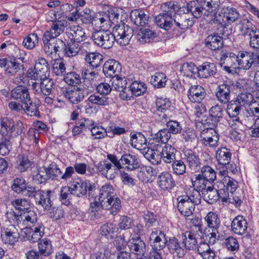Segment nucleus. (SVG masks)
<instances>
[{
	"mask_svg": "<svg viewBox=\"0 0 259 259\" xmlns=\"http://www.w3.org/2000/svg\"><path fill=\"white\" fill-rule=\"evenodd\" d=\"M38 251L44 257L49 256L54 251L52 242L48 238L40 240L38 243Z\"/></svg>",
	"mask_w": 259,
	"mask_h": 259,
	"instance_id": "nucleus-44",
	"label": "nucleus"
},
{
	"mask_svg": "<svg viewBox=\"0 0 259 259\" xmlns=\"http://www.w3.org/2000/svg\"><path fill=\"white\" fill-rule=\"evenodd\" d=\"M180 70L184 76L194 78L197 77L198 67L192 62L184 63L181 65Z\"/></svg>",
	"mask_w": 259,
	"mask_h": 259,
	"instance_id": "nucleus-46",
	"label": "nucleus"
},
{
	"mask_svg": "<svg viewBox=\"0 0 259 259\" xmlns=\"http://www.w3.org/2000/svg\"><path fill=\"white\" fill-rule=\"evenodd\" d=\"M42 41L44 50L47 55L59 54L65 47V44L58 38H49V37L43 36Z\"/></svg>",
	"mask_w": 259,
	"mask_h": 259,
	"instance_id": "nucleus-10",
	"label": "nucleus"
},
{
	"mask_svg": "<svg viewBox=\"0 0 259 259\" xmlns=\"http://www.w3.org/2000/svg\"><path fill=\"white\" fill-rule=\"evenodd\" d=\"M131 21L137 26H144L148 24L149 16L141 10L135 9L130 14Z\"/></svg>",
	"mask_w": 259,
	"mask_h": 259,
	"instance_id": "nucleus-32",
	"label": "nucleus"
},
{
	"mask_svg": "<svg viewBox=\"0 0 259 259\" xmlns=\"http://www.w3.org/2000/svg\"><path fill=\"white\" fill-rule=\"evenodd\" d=\"M11 95L13 99L21 101L22 103L30 97L28 90L23 86H17L13 89Z\"/></svg>",
	"mask_w": 259,
	"mask_h": 259,
	"instance_id": "nucleus-39",
	"label": "nucleus"
},
{
	"mask_svg": "<svg viewBox=\"0 0 259 259\" xmlns=\"http://www.w3.org/2000/svg\"><path fill=\"white\" fill-rule=\"evenodd\" d=\"M7 218L9 221L16 224L17 225L32 226L33 227L36 226L37 216L35 212L33 210H28L26 212L17 214L14 211L11 210L7 213Z\"/></svg>",
	"mask_w": 259,
	"mask_h": 259,
	"instance_id": "nucleus-2",
	"label": "nucleus"
},
{
	"mask_svg": "<svg viewBox=\"0 0 259 259\" xmlns=\"http://www.w3.org/2000/svg\"><path fill=\"white\" fill-rule=\"evenodd\" d=\"M206 223L205 228L209 229H219L221 226V220L218 214L213 211H209L204 218Z\"/></svg>",
	"mask_w": 259,
	"mask_h": 259,
	"instance_id": "nucleus-40",
	"label": "nucleus"
},
{
	"mask_svg": "<svg viewBox=\"0 0 259 259\" xmlns=\"http://www.w3.org/2000/svg\"><path fill=\"white\" fill-rule=\"evenodd\" d=\"M183 244L186 250H195L197 248V241L194 233L186 232L183 235Z\"/></svg>",
	"mask_w": 259,
	"mask_h": 259,
	"instance_id": "nucleus-43",
	"label": "nucleus"
},
{
	"mask_svg": "<svg viewBox=\"0 0 259 259\" xmlns=\"http://www.w3.org/2000/svg\"><path fill=\"white\" fill-rule=\"evenodd\" d=\"M68 190L70 194L79 197L85 195L88 192L89 196L93 197V195H95L96 187L89 181L72 180Z\"/></svg>",
	"mask_w": 259,
	"mask_h": 259,
	"instance_id": "nucleus-3",
	"label": "nucleus"
},
{
	"mask_svg": "<svg viewBox=\"0 0 259 259\" xmlns=\"http://www.w3.org/2000/svg\"><path fill=\"white\" fill-rule=\"evenodd\" d=\"M0 133L5 139L12 137L13 122L8 118H4L1 122Z\"/></svg>",
	"mask_w": 259,
	"mask_h": 259,
	"instance_id": "nucleus-53",
	"label": "nucleus"
},
{
	"mask_svg": "<svg viewBox=\"0 0 259 259\" xmlns=\"http://www.w3.org/2000/svg\"><path fill=\"white\" fill-rule=\"evenodd\" d=\"M187 13L189 14L191 13V15L193 16L194 18H198L201 17L203 14L204 9H202L201 6H200V0L191 1L188 3L186 5Z\"/></svg>",
	"mask_w": 259,
	"mask_h": 259,
	"instance_id": "nucleus-38",
	"label": "nucleus"
},
{
	"mask_svg": "<svg viewBox=\"0 0 259 259\" xmlns=\"http://www.w3.org/2000/svg\"><path fill=\"white\" fill-rule=\"evenodd\" d=\"M239 29L244 35L249 36L254 31L256 27L251 21L247 18H241L239 20V23L237 24Z\"/></svg>",
	"mask_w": 259,
	"mask_h": 259,
	"instance_id": "nucleus-49",
	"label": "nucleus"
},
{
	"mask_svg": "<svg viewBox=\"0 0 259 259\" xmlns=\"http://www.w3.org/2000/svg\"><path fill=\"white\" fill-rule=\"evenodd\" d=\"M163 145L164 144L153 141L151 143L150 147H148L146 151L144 152V157L153 164V160H155V156L157 154L159 156L161 154L160 151L162 150Z\"/></svg>",
	"mask_w": 259,
	"mask_h": 259,
	"instance_id": "nucleus-35",
	"label": "nucleus"
},
{
	"mask_svg": "<svg viewBox=\"0 0 259 259\" xmlns=\"http://www.w3.org/2000/svg\"><path fill=\"white\" fill-rule=\"evenodd\" d=\"M129 248L135 254L138 255H143L146 251V245L140 237L132 238L129 241Z\"/></svg>",
	"mask_w": 259,
	"mask_h": 259,
	"instance_id": "nucleus-33",
	"label": "nucleus"
},
{
	"mask_svg": "<svg viewBox=\"0 0 259 259\" xmlns=\"http://www.w3.org/2000/svg\"><path fill=\"white\" fill-rule=\"evenodd\" d=\"M217 73L216 66L214 63L204 62L198 67L197 77L208 78Z\"/></svg>",
	"mask_w": 259,
	"mask_h": 259,
	"instance_id": "nucleus-31",
	"label": "nucleus"
},
{
	"mask_svg": "<svg viewBox=\"0 0 259 259\" xmlns=\"http://www.w3.org/2000/svg\"><path fill=\"white\" fill-rule=\"evenodd\" d=\"M213 56L219 61V63L223 69L230 73L232 69H237V55L232 52H229L225 50H222L218 55L217 53Z\"/></svg>",
	"mask_w": 259,
	"mask_h": 259,
	"instance_id": "nucleus-5",
	"label": "nucleus"
},
{
	"mask_svg": "<svg viewBox=\"0 0 259 259\" xmlns=\"http://www.w3.org/2000/svg\"><path fill=\"white\" fill-rule=\"evenodd\" d=\"M231 156L232 153L230 149L226 147L218 148L215 152V157L219 165L223 166L229 164Z\"/></svg>",
	"mask_w": 259,
	"mask_h": 259,
	"instance_id": "nucleus-36",
	"label": "nucleus"
},
{
	"mask_svg": "<svg viewBox=\"0 0 259 259\" xmlns=\"http://www.w3.org/2000/svg\"><path fill=\"white\" fill-rule=\"evenodd\" d=\"M22 66L18 59L15 57H8L6 58L3 68L7 74L13 75L21 69Z\"/></svg>",
	"mask_w": 259,
	"mask_h": 259,
	"instance_id": "nucleus-28",
	"label": "nucleus"
},
{
	"mask_svg": "<svg viewBox=\"0 0 259 259\" xmlns=\"http://www.w3.org/2000/svg\"><path fill=\"white\" fill-rule=\"evenodd\" d=\"M223 108L218 104L212 106L209 110V116L215 122H220L223 116Z\"/></svg>",
	"mask_w": 259,
	"mask_h": 259,
	"instance_id": "nucleus-61",
	"label": "nucleus"
},
{
	"mask_svg": "<svg viewBox=\"0 0 259 259\" xmlns=\"http://www.w3.org/2000/svg\"><path fill=\"white\" fill-rule=\"evenodd\" d=\"M166 246L171 254L179 258H183L186 254V249L184 248L181 242L175 237H169Z\"/></svg>",
	"mask_w": 259,
	"mask_h": 259,
	"instance_id": "nucleus-17",
	"label": "nucleus"
},
{
	"mask_svg": "<svg viewBox=\"0 0 259 259\" xmlns=\"http://www.w3.org/2000/svg\"><path fill=\"white\" fill-rule=\"evenodd\" d=\"M122 164H126L128 170H133L140 166V162L136 155L124 154L120 158Z\"/></svg>",
	"mask_w": 259,
	"mask_h": 259,
	"instance_id": "nucleus-42",
	"label": "nucleus"
},
{
	"mask_svg": "<svg viewBox=\"0 0 259 259\" xmlns=\"http://www.w3.org/2000/svg\"><path fill=\"white\" fill-rule=\"evenodd\" d=\"M242 110L243 107L236 100L231 101L228 104L227 112L229 117H238Z\"/></svg>",
	"mask_w": 259,
	"mask_h": 259,
	"instance_id": "nucleus-57",
	"label": "nucleus"
},
{
	"mask_svg": "<svg viewBox=\"0 0 259 259\" xmlns=\"http://www.w3.org/2000/svg\"><path fill=\"white\" fill-rule=\"evenodd\" d=\"M45 173L49 179L54 180L57 178H60L63 181H66L71 178L74 171L72 166H68L63 174L58 166L55 163L52 162L45 168Z\"/></svg>",
	"mask_w": 259,
	"mask_h": 259,
	"instance_id": "nucleus-8",
	"label": "nucleus"
},
{
	"mask_svg": "<svg viewBox=\"0 0 259 259\" xmlns=\"http://www.w3.org/2000/svg\"><path fill=\"white\" fill-rule=\"evenodd\" d=\"M112 87L113 90L120 92L119 96L124 100L130 99L131 96L127 93L129 89H127V82L125 77L116 76L112 78Z\"/></svg>",
	"mask_w": 259,
	"mask_h": 259,
	"instance_id": "nucleus-15",
	"label": "nucleus"
},
{
	"mask_svg": "<svg viewBox=\"0 0 259 259\" xmlns=\"http://www.w3.org/2000/svg\"><path fill=\"white\" fill-rule=\"evenodd\" d=\"M86 93V90L80 87L68 88L63 93L64 97L73 104H77L81 102L84 98Z\"/></svg>",
	"mask_w": 259,
	"mask_h": 259,
	"instance_id": "nucleus-13",
	"label": "nucleus"
},
{
	"mask_svg": "<svg viewBox=\"0 0 259 259\" xmlns=\"http://www.w3.org/2000/svg\"><path fill=\"white\" fill-rule=\"evenodd\" d=\"M254 63L252 53L240 51L237 54V69L248 70Z\"/></svg>",
	"mask_w": 259,
	"mask_h": 259,
	"instance_id": "nucleus-19",
	"label": "nucleus"
},
{
	"mask_svg": "<svg viewBox=\"0 0 259 259\" xmlns=\"http://www.w3.org/2000/svg\"><path fill=\"white\" fill-rule=\"evenodd\" d=\"M174 29L185 30L194 24V20L190 15L186 13L175 14L174 16Z\"/></svg>",
	"mask_w": 259,
	"mask_h": 259,
	"instance_id": "nucleus-16",
	"label": "nucleus"
},
{
	"mask_svg": "<svg viewBox=\"0 0 259 259\" xmlns=\"http://www.w3.org/2000/svg\"><path fill=\"white\" fill-rule=\"evenodd\" d=\"M184 159L189 167L194 171L200 168L201 162L198 155L191 149H186L184 152Z\"/></svg>",
	"mask_w": 259,
	"mask_h": 259,
	"instance_id": "nucleus-21",
	"label": "nucleus"
},
{
	"mask_svg": "<svg viewBox=\"0 0 259 259\" xmlns=\"http://www.w3.org/2000/svg\"><path fill=\"white\" fill-rule=\"evenodd\" d=\"M98 200L101 201V207L109 210L113 215L117 214L121 207L120 199L116 196L114 190L109 184L103 186L99 190Z\"/></svg>",
	"mask_w": 259,
	"mask_h": 259,
	"instance_id": "nucleus-1",
	"label": "nucleus"
},
{
	"mask_svg": "<svg viewBox=\"0 0 259 259\" xmlns=\"http://www.w3.org/2000/svg\"><path fill=\"white\" fill-rule=\"evenodd\" d=\"M178 209L180 212L185 217H189L192 214L195 206L191 201L188 200L186 196H180L177 198Z\"/></svg>",
	"mask_w": 259,
	"mask_h": 259,
	"instance_id": "nucleus-20",
	"label": "nucleus"
},
{
	"mask_svg": "<svg viewBox=\"0 0 259 259\" xmlns=\"http://www.w3.org/2000/svg\"><path fill=\"white\" fill-rule=\"evenodd\" d=\"M91 38L95 45L106 49L111 48L114 43L113 36L110 31L95 29L92 33Z\"/></svg>",
	"mask_w": 259,
	"mask_h": 259,
	"instance_id": "nucleus-7",
	"label": "nucleus"
},
{
	"mask_svg": "<svg viewBox=\"0 0 259 259\" xmlns=\"http://www.w3.org/2000/svg\"><path fill=\"white\" fill-rule=\"evenodd\" d=\"M52 72L57 76H62L66 72L65 64L62 59H56L52 62Z\"/></svg>",
	"mask_w": 259,
	"mask_h": 259,
	"instance_id": "nucleus-58",
	"label": "nucleus"
},
{
	"mask_svg": "<svg viewBox=\"0 0 259 259\" xmlns=\"http://www.w3.org/2000/svg\"><path fill=\"white\" fill-rule=\"evenodd\" d=\"M89 45L88 42H84L80 45L79 42L72 41V43L68 44L63 49L65 55L69 57L75 56L78 54L81 49L87 47Z\"/></svg>",
	"mask_w": 259,
	"mask_h": 259,
	"instance_id": "nucleus-41",
	"label": "nucleus"
},
{
	"mask_svg": "<svg viewBox=\"0 0 259 259\" xmlns=\"http://www.w3.org/2000/svg\"><path fill=\"white\" fill-rule=\"evenodd\" d=\"M171 135L166 128L159 130L155 134L153 141L156 142H159L166 144V143L170 138Z\"/></svg>",
	"mask_w": 259,
	"mask_h": 259,
	"instance_id": "nucleus-64",
	"label": "nucleus"
},
{
	"mask_svg": "<svg viewBox=\"0 0 259 259\" xmlns=\"http://www.w3.org/2000/svg\"><path fill=\"white\" fill-rule=\"evenodd\" d=\"M22 110L30 116L38 117L39 116V112L36 104L34 103L29 97L22 103Z\"/></svg>",
	"mask_w": 259,
	"mask_h": 259,
	"instance_id": "nucleus-45",
	"label": "nucleus"
},
{
	"mask_svg": "<svg viewBox=\"0 0 259 259\" xmlns=\"http://www.w3.org/2000/svg\"><path fill=\"white\" fill-rule=\"evenodd\" d=\"M155 20L157 25L164 30L168 31L172 28L174 29V17L168 12L157 15Z\"/></svg>",
	"mask_w": 259,
	"mask_h": 259,
	"instance_id": "nucleus-18",
	"label": "nucleus"
},
{
	"mask_svg": "<svg viewBox=\"0 0 259 259\" xmlns=\"http://www.w3.org/2000/svg\"><path fill=\"white\" fill-rule=\"evenodd\" d=\"M192 183L194 189L203 192L212 184L200 175H195L192 179Z\"/></svg>",
	"mask_w": 259,
	"mask_h": 259,
	"instance_id": "nucleus-48",
	"label": "nucleus"
},
{
	"mask_svg": "<svg viewBox=\"0 0 259 259\" xmlns=\"http://www.w3.org/2000/svg\"><path fill=\"white\" fill-rule=\"evenodd\" d=\"M12 189L17 193L26 192L27 183L23 178H17L13 180L12 185Z\"/></svg>",
	"mask_w": 259,
	"mask_h": 259,
	"instance_id": "nucleus-60",
	"label": "nucleus"
},
{
	"mask_svg": "<svg viewBox=\"0 0 259 259\" xmlns=\"http://www.w3.org/2000/svg\"><path fill=\"white\" fill-rule=\"evenodd\" d=\"M231 85L223 83L219 85L216 89L215 97L222 104L228 103L230 99Z\"/></svg>",
	"mask_w": 259,
	"mask_h": 259,
	"instance_id": "nucleus-29",
	"label": "nucleus"
},
{
	"mask_svg": "<svg viewBox=\"0 0 259 259\" xmlns=\"http://www.w3.org/2000/svg\"><path fill=\"white\" fill-rule=\"evenodd\" d=\"M121 70L119 63L115 60H109L104 64L103 71L106 77H115Z\"/></svg>",
	"mask_w": 259,
	"mask_h": 259,
	"instance_id": "nucleus-22",
	"label": "nucleus"
},
{
	"mask_svg": "<svg viewBox=\"0 0 259 259\" xmlns=\"http://www.w3.org/2000/svg\"><path fill=\"white\" fill-rule=\"evenodd\" d=\"M166 81V77L165 74L162 72H156L151 76L150 82L151 84L157 88H160L165 86Z\"/></svg>",
	"mask_w": 259,
	"mask_h": 259,
	"instance_id": "nucleus-56",
	"label": "nucleus"
},
{
	"mask_svg": "<svg viewBox=\"0 0 259 259\" xmlns=\"http://www.w3.org/2000/svg\"><path fill=\"white\" fill-rule=\"evenodd\" d=\"M235 100L242 107H245L246 106H249L254 100V99L251 94L245 92L241 93L238 95Z\"/></svg>",
	"mask_w": 259,
	"mask_h": 259,
	"instance_id": "nucleus-63",
	"label": "nucleus"
},
{
	"mask_svg": "<svg viewBox=\"0 0 259 259\" xmlns=\"http://www.w3.org/2000/svg\"><path fill=\"white\" fill-rule=\"evenodd\" d=\"M156 108L157 112H169L171 103L168 99L163 98H157L155 102Z\"/></svg>",
	"mask_w": 259,
	"mask_h": 259,
	"instance_id": "nucleus-59",
	"label": "nucleus"
},
{
	"mask_svg": "<svg viewBox=\"0 0 259 259\" xmlns=\"http://www.w3.org/2000/svg\"><path fill=\"white\" fill-rule=\"evenodd\" d=\"M19 237V233L15 224L9 225L2 230L1 237L5 244L14 245L18 241Z\"/></svg>",
	"mask_w": 259,
	"mask_h": 259,
	"instance_id": "nucleus-14",
	"label": "nucleus"
},
{
	"mask_svg": "<svg viewBox=\"0 0 259 259\" xmlns=\"http://www.w3.org/2000/svg\"><path fill=\"white\" fill-rule=\"evenodd\" d=\"M71 41L80 42L85 40V33L82 27L78 25L70 26L66 31Z\"/></svg>",
	"mask_w": 259,
	"mask_h": 259,
	"instance_id": "nucleus-27",
	"label": "nucleus"
},
{
	"mask_svg": "<svg viewBox=\"0 0 259 259\" xmlns=\"http://www.w3.org/2000/svg\"><path fill=\"white\" fill-rule=\"evenodd\" d=\"M199 175L211 184L216 179L215 170L208 165L203 166L201 169V174Z\"/></svg>",
	"mask_w": 259,
	"mask_h": 259,
	"instance_id": "nucleus-62",
	"label": "nucleus"
},
{
	"mask_svg": "<svg viewBox=\"0 0 259 259\" xmlns=\"http://www.w3.org/2000/svg\"><path fill=\"white\" fill-rule=\"evenodd\" d=\"M28 76L31 80H44L50 75V70L47 61L43 58H38L35 62L34 68L28 70Z\"/></svg>",
	"mask_w": 259,
	"mask_h": 259,
	"instance_id": "nucleus-4",
	"label": "nucleus"
},
{
	"mask_svg": "<svg viewBox=\"0 0 259 259\" xmlns=\"http://www.w3.org/2000/svg\"><path fill=\"white\" fill-rule=\"evenodd\" d=\"M23 237L31 243L40 241V238L44 234V227L40 223H38L33 228L25 227L22 229Z\"/></svg>",
	"mask_w": 259,
	"mask_h": 259,
	"instance_id": "nucleus-12",
	"label": "nucleus"
},
{
	"mask_svg": "<svg viewBox=\"0 0 259 259\" xmlns=\"http://www.w3.org/2000/svg\"><path fill=\"white\" fill-rule=\"evenodd\" d=\"M103 56L99 53H88L85 56V61L92 69L100 66L103 62Z\"/></svg>",
	"mask_w": 259,
	"mask_h": 259,
	"instance_id": "nucleus-47",
	"label": "nucleus"
},
{
	"mask_svg": "<svg viewBox=\"0 0 259 259\" xmlns=\"http://www.w3.org/2000/svg\"><path fill=\"white\" fill-rule=\"evenodd\" d=\"M158 183L159 187L163 190L171 189L176 185L171 175L167 172H162L159 175Z\"/></svg>",
	"mask_w": 259,
	"mask_h": 259,
	"instance_id": "nucleus-37",
	"label": "nucleus"
},
{
	"mask_svg": "<svg viewBox=\"0 0 259 259\" xmlns=\"http://www.w3.org/2000/svg\"><path fill=\"white\" fill-rule=\"evenodd\" d=\"M223 191L225 193V190L221 189L220 192L218 190L214 188L213 185L208 186V188L202 193L203 199L209 204H213L221 198L222 197L224 194L222 193Z\"/></svg>",
	"mask_w": 259,
	"mask_h": 259,
	"instance_id": "nucleus-23",
	"label": "nucleus"
},
{
	"mask_svg": "<svg viewBox=\"0 0 259 259\" xmlns=\"http://www.w3.org/2000/svg\"><path fill=\"white\" fill-rule=\"evenodd\" d=\"M220 0H200V6L204 9V15H209V13H212L219 6Z\"/></svg>",
	"mask_w": 259,
	"mask_h": 259,
	"instance_id": "nucleus-54",
	"label": "nucleus"
},
{
	"mask_svg": "<svg viewBox=\"0 0 259 259\" xmlns=\"http://www.w3.org/2000/svg\"><path fill=\"white\" fill-rule=\"evenodd\" d=\"M167 240L163 232L156 228L152 229L149 235V241L152 249L162 250L166 246Z\"/></svg>",
	"mask_w": 259,
	"mask_h": 259,
	"instance_id": "nucleus-11",
	"label": "nucleus"
},
{
	"mask_svg": "<svg viewBox=\"0 0 259 259\" xmlns=\"http://www.w3.org/2000/svg\"><path fill=\"white\" fill-rule=\"evenodd\" d=\"M111 163L106 162H101L98 163L97 168L99 171L107 179L112 180L115 178V169L111 168Z\"/></svg>",
	"mask_w": 259,
	"mask_h": 259,
	"instance_id": "nucleus-50",
	"label": "nucleus"
},
{
	"mask_svg": "<svg viewBox=\"0 0 259 259\" xmlns=\"http://www.w3.org/2000/svg\"><path fill=\"white\" fill-rule=\"evenodd\" d=\"M129 91L135 96H140L143 95L147 90V87L144 82L140 81L133 82L130 86Z\"/></svg>",
	"mask_w": 259,
	"mask_h": 259,
	"instance_id": "nucleus-55",
	"label": "nucleus"
},
{
	"mask_svg": "<svg viewBox=\"0 0 259 259\" xmlns=\"http://www.w3.org/2000/svg\"><path fill=\"white\" fill-rule=\"evenodd\" d=\"M131 142L133 147L139 150H143V154L144 152L146 151L148 148L147 139L141 133H136L131 135Z\"/></svg>",
	"mask_w": 259,
	"mask_h": 259,
	"instance_id": "nucleus-30",
	"label": "nucleus"
},
{
	"mask_svg": "<svg viewBox=\"0 0 259 259\" xmlns=\"http://www.w3.org/2000/svg\"><path fill=\"white\" fill-rule=\"evenodd\" d=\"M160 152L159 156H155V160H153V164L157 165L161 163V160L165 163H171L176 158L177 150L171 145L165 144Z\"/></svg>",
	"mask_w": 259,
	"mask_h": 259,
	"instance_id": "nucleus-9",
	"label": "nucleus"
},
{
	"mask_svg": "<svg viewBox=\"0 0 259 259\" xmlns=\"http://www.w3.org/2000/svg\"><path fill=\"white\" fill-rule=\"evenodd\" d=\"M223 12L226 14L225 21L227 26L239 19L240 14L237 10L230 7H223Z\"/></svg>",
	"mask_w": 259,
	"mask_h": 259,
	"instance_id": "nucleus-52",
	"label": "nucleus"
},
{
	"mask_svg": "<svg viewBox=\"0 0 259 259\" xmlns=\"http://www.w3.org/2000/svg\"><path fill=\"white\" fill-rule=\"evenodd\" d=\"M67 26V21L61 19L52 23L49 31L45 32L43 36L49 37V38H56L62 33L65 27Z\"/></svg>",
	"mask_w": 259,
	"mask_h": 259,
	"instance_id": "nucleus-24",
	"label": "nucleus"
},
{
	"mask_svg": "<svg viewBox=\"0 0 259 259\" xmlns=\"http://www.w3.org/2000/svg\"><path fill=\"white\" fill-rule=\"evenodd\" d=\"M206 46L207 48L215 51L218 55L219 52L222 50V48L223 46V38L221 36L218 35H208L205 40Z\"/></svg>",
	"mask_w": 259,
	"mask_h": 259,
	"instance_id": "nucleus-34",
	"label": "nucleus"
},
{
	"mask_svg": "<svg viewBox=\"0 0 259 259\" xmlns=\"http://www.w3.org/2000/svg\"><path fill=\"white\" fill-rule=\"evenodd\" d=\"M188 97L193 103H200L205 98L206 92L201 85H192L188 91Z\"/></svg>",
	"mask_w": 259,
	"mask_h": 259,
	"instance_id": "nucleus-25",
	"label": "nucleus"
},
{
	"mask_svg": "<svg viewBox=\"0 0 259 259\" xmlns=\"http://www.w3.org/2000/svg\"><path fill=\"white\" fill-rule=\"evenodd\" d=\"M156 37V33L148 28H141L139 30L137 38L142 44L150 42Z\"/></svg>",
	"mask_w": 259,
	"mask_h": 259,
	"instance_id": "nucleus-51",
	"label": "nucleus"
},
{
	"mask_svg": "<svg viewBox=\"0 0 259 259\" xmlns=\"http://www.w3.org/2000/svg\"><path fill=\"white\" fill-rule=\"evenodd\" d=\"M232 231L236 234L243 235L247 232V222L242 215L236 217L231 223Z\"/></svg>",
	"mask_w": 259,
	"mask_h": 259,
	"instance_id": "nucleus-26",
	"label": "nucleus"
},
{
	"mask_svg": "<svg viewBox=\"0 0 259 259\" xmlns=\"http://www.w3.org/2000/svg\"><path fill=\"white\" fill-rule=\"evenodd\" d=\"M134 30L133 28L123 23L116 25L112 33L115 40L120 46H125L128 45L133 36Z\"/></svg>",
	"mask_w": 259,
	"mask_h": 259,
	"instance_id": "nucleus-6",
	"label": "nucleus"
}]
</instances>
